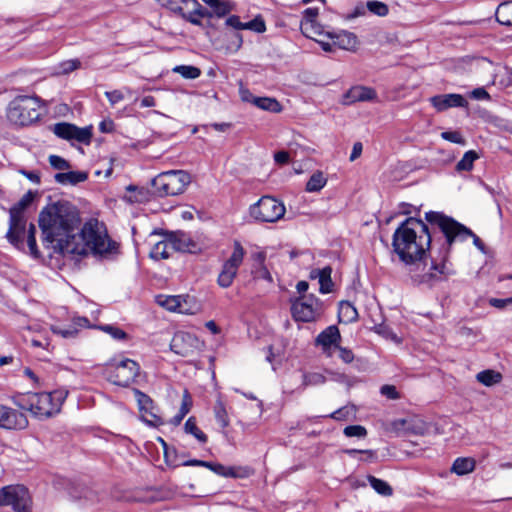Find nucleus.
<instances>
[{
  "label": "nucleus",
  "instance_id": "59",
  "mask_svg": "<svg viewBox=\"0 0 512 512\" xmlns=\"http://www.w3.org/2000/svg\"><path fill=\"white\" fill-rule=\"evenodd\" d=\"M226 25L236 30H245V23L240 21L239 16L231 15L226 19Z\"/></svg>",
  "mask_w": 512,
  "mask_h": 512
},
{
  "label": "nucleus",
  "instance_id": "64",
  "mask_svg": "<svg viewBox=\"0 0 512 512\" xmlns=\"http://www.w3.org/2000/svg\"><path fill=\"white\" fill-rule=\"evenodd\" d=\"M85 501L89 502L91 505L97 503L99 501V497L96 492L93 490H86L84 494Z\"/></svg>",
  "mask_w": 512,
  "mask_h": 512
},
{
  "label": "nucleus",
  "instance_id": "21",
  "mask_svg": "<svg viewBox=\"0 0 512 512\" xmlns=\"http://www.w3.org/2000/svg\"><path fill=\"white\" fill-rule=\"evenodd\" d=\"M168 237L171 241L173 251L193 253L197 249L196 242L184 232H171Z\"/></svg>",
  "mask_w": 512,
  "mask_h": 512
},
{
  "label": "nucleus",
  "instance_id": "61",
  "mask_svg": "<svg viewBox=\"0 0 512 512\" xmlns=\"http://www.w3.org/2000/svg\"><path fill=\"white\" fill-rule=\"evenodd\" d=\"M471 97L476 100H488L490 99L489 93L484 88H476L471 92Z\"/></svg>",
  "mask_w": 512,
  "mask_h": 512
},
{
  "label": "nucleus",
  "instance_id": "46",
  "mask_svg": "<svg viewBox=\"0 0 512 512\" xmlns=\"http://www.w3.org/2000/svg\"><path fill=\"white\" fill-rule=\"evenodd\" d=\"M343 434L346 437L364 438L367 436V430L362 425H350L344 428Z\"/></svg>",
  "mask_w": 512,
  "mask_h": 512
},
{
  "label": "nucleus",
  "instance_id": "39",
  "mask_svg": "<svg viewBox=\"0 0 512 512\" xmlns=\"http://www.w3.org/2000/svg\"><path fill=\"white\" fill-rule=\"evenodd\" d=\"M126 190L131 193L130 195L125 196V199L130 203H141L147 200V191L143 188L129 185Z\"/></svg>",
  "mask_w": 512,
  "mask_h": 512
},
{
  "label": "nucleus",
  "instance_id": "40",
  "mask_svg": "<svg viewBox=\"0 0 512 512\" xmlns=\"http://www.w3.org/2000/svg\"><path fill=\"white\" fill-rule=\"evenodd\" d=\"M253 470L248 466H227L226 478H247L252 475Z\"/></svg>",
  "mask_w": 512,
  "mask_h": 512
},
{
  "label": "nucleus",
  "instance_id": "30",
  "mask_svg": "<svg viewBox=\"0 0 512 512\" xmlns=\"http://www.w3.org/2000/svg\"><path fill=\"white\" fill-rule=\"evenodd\" d=\"M253 104L265 111L279 113L282 110L281 104L275 99L270 97H257L253 98Z\"/></svg>",
  "mask_w": 512,
  "mask_h": 512
},
{
  "label": "nucleus",
  "instance_id": "57",
  "mask_svg": "<svg viewBox=\"0 0 512 512\" xmlns=\"http://www.w3.org/2000/svg\"><path fill=\"white\" fill-rule=\"evenodd\" d=\"M245 30H253L262 33L266 30L265 23L262 20L254 19L245 23Z\"/></svg>",
  "mask_w": 512,
  "mask_h": 512
},
{
  "label": "nucleus",
  "instance_id": "27",
  "mask_svg": "<svg viewBox=\"0 0 512 512\" xmlns=\"http://www.w3.org/2000/svg\"><path fill=\"white\" fill-rule=\"evenodd\" d=\"M338 317L342 323H352L358 319V311L349 301H341L339 303Z\"/></svg>",
  "mask_w": 512,
  "mask_h": 512
},
{
  "label": "nucleus",
  "instance_id": "24",
  "mask_svg": "<svg viewBox=\"0 0 512 512\" xmlns=\"http://www.w3.org/2000/svg\"><path fill=\"white\" fill-rule=\"evenodd\" d=\"M254 267L252 268V275L254 279H262L269 283L273 282V278L267 267L264 265L265 254L262 252L256 253L254 256Z\"/></svg>",
  "mask_w": 512,
  "mask_h": 512
},
{
  "label": "nucleus",
  "instance_id": "36",
  "mask_svg": "<svg viewBox=\"0 0 512 512\" xmlns=\"http://www.w3.org/2000/svg\"><path fill=\"white\" fill-rule=\"evenodd\" d=\"M184 430L186 433L193 435L199 442H207L206 434L198 428L194 417L188 418L184 424Z\"/></svg>",
  "mask_w": 512,
  "mask_h": 512
},
{
  "label": "nucleus",
  "instance_id": "41",
  "mask_svg": "<svg viewBox=\"0 0 512 512\" xmlns=\"http://www.w3.org/2000/svg\"><path fill=\"white\" fill-rule=\"evenodd\" d=\"M355 408L354 406H343L336 411L332 412L331 414L327 415L326 417H329L331 419L337 420V421H345L350 419L355 415Z\"/></svg>",
  "mask_w": 512,
  "mask_h": 512
},
{
  "label": "nucleus",
  "instance_id": "25",
  "mask_svg": "<svg viewBox=\"0 0 512 512\" xmlns=\"http://www.w3.org/2000/svg\"><path fill=\"white\" fill-rule=\"evenodd\" d=\"M172 252V244L167 236L165 239L155 243L150 251V257L155 260L168 259Z\"/></svg>",
  "mask_w": 512,
  "mask_h": 512
},
{
  "label": "nucleus",
  "instance_id": "28",
  "mask_svg": "<svg viewBox=\"0 0 512 512\" xmlns=\"http://www.w3.org/2000/svg\"><path fill=\"white\" fill-rule=\"evenodd\" d=\"M476 380L486 387H491L502 381V374L493 369H486L476 374Z\"/></svg>",
  "mask_w": 512,
  "mask_h": 512
},
{
  "label": "nucleus",
  "instance_id": "22",
  "mask_svg": "<svg viewBox=\"0 0 512 512\" xmlns=\"http://www.w3.org/2000/svg\"><path fill=\"white\" fill-rule=\"evenodd\" d=\"M339 340L340 332L335 325L328 326L316 338L317 344L322 346L324 351L329 350L332 346L335 347Z\"/></svg>",
  "mask_w": 512,
  "mask_h": 512
},
{
  "label": "nucleus",
  "instance_id": "2",
  "mask_svg": "<svg viewBox=\"0 0 512 512\" xmlns=\"http://www.w3.org/2000/svg\"><path fill=\"white\" fill-rule=\"evenodd\" d=\"M425 220L434 229H438L444 239L438 248V256L432 258L431 272L424 274L421 282L433 283L454 273L448 264L450 249L454 243L464 242L471 237L473 244L481 252H485V245L482 240L473 231L453 218L440 212L429 211L425 214Z\"/></svg>",
  "mask_w": 512,
  "mask_h": 512
},
{
  "label": "nucleus",
  "instance_id": "7",
  "mask_svg": "<svg viewBox=\"0 0 512 512\" xmlns=\"http://www.w3.org/2000/svg\"><path fill=\"white\" fill-rule=\"evenodd\" d=\"M32 201L31 193L25 194L14 206L9 210V229L6 237L8 241L16 248L23 247V239L26 234V220L24 218V210Z\"/></svg>",
  "mask_w": 512,
  "mask_h": 512
},
{
  "label": "nucleus",
  "instance_id": "51",
  "mask_svg": "<svg viewBox=\"0 0 512 512\" xmlns=\"http://www.w3.org/2000/svg\"><path fill=\"white\" fill-rule=\"evenodd\" d=\"M212 9L217 17H224L232 11L233 6L227 1L218 0Z\"/></svg>",
  "mask_w": 512,
  "mask_h": 512
},
{
  "label": "nucleus",
  "instance_id": "1",
  "mask_svg": "<svg viewBox=\"0 0 512 512\" xmlns=\"http://www.w3.org/2000/svg\"><path fill=\"white\" fill-rule=\"evenodd\" d=\"M81 223L77 208L68 201H57L43 208L39 226L43 239L56 243L61 253L84 256L89 253L107 257L117 250L106 229L97 220H89L76 233Z\"/></svg>",
  "mask_w": 512,
  "mask_h": 512
},
{
  "label": "nucleus",
  "instance_id": "17",
  "mask_svg": "<svg viewBox=\"0 0 512 512\" xmlns=\"http://www.w3.org/2000/svg\"><path fill=\"white\" fill-rule=\"evenodd\" d=\"M53 132L59 138L65 140H77L81 143H88L92 133L88 128H78L77 126L62 122L54 125Z\"/></svg>",
  "mask_w": 512,
  "mask_h": 512
},
{
  "label": "nucleus",
  "instance_id": "47",
  "mask_svg": "<svg viewBox=\"0 0 512 512\" xmlns=\"http://www.w3.org/2000/svg\"><path fill=\"white\" fill-rule=\"evenodd\" d=\"M51 330L54 334L59 335L65 339L74 338L78 333V329L72 325L68 326L67 328L53 325L51 326Z\"/></svg>",
  "mask_w": 512,
  "mask_h": 512
},
{
  "label": "nucleus",
  "instance_id": "19",
  "mask_svg": "<svg viewBox=\"0 0 512 512\" xmlns=\"http://www.w3.org/2000/svg\"><path fill=\"white\" fill-rule=\"evenodd\" d=\"M377 92L375 89L367 86L356 85L351 87L343 96L342 103L350 105L355 102L375 101Z\"/></svg>",
  "mask_w": 512,
  "mask_h": 512
},
{
  "label": "nucleus",
  "instance_id": "11",
  "mask_svg": "<svg viewBox=\"0 0 512 512\" xmlns=\"http://www.w3.org/2000/svg\"><path fill=\"white\" fill-rule=\"evenodd\" d=\"M245 256V250L241 243L234 242L233 251L230 257L223 263L222 269L218 275L217 283L221 288H228L232 285L237 276L238 269L241 266Z\"/></svg>",
  "mask_w": 512,
  "mask_h": 512
},
{
  "label": "nucleus",
  "instance_id": "50",
  "mask_svg": "<svg viewBox=\"0 0 512 512\" xmlns=\"http://www.w3.org/2000/svg\"><path fill=\"white\" fill-rule=\"evenodd\" d=\"M35 234H36L35 225L30 224L29 229L27 231V245L29 247L30 253L34 256H36L38 254Z\"/></svg>",
  "mask_w": 512,
  "mask_h": 512
},
{
  "label": "nucleus",
  "instance_id": "14",
  "mask_svg": "<svg viewBox=\"0 0 512 512\" xmlns=\"http://www.w3.org/2000/svg\"><path fill=\"white\" fill-rule=\"evenodd\" d=\"M133 392L138 405L141 420L152 427L163 425L164 420L159 414V408L155 405L151 397L138 389H133Z\"/></svg>",
  "mask_w": 512,
  "mask_h": 512
},
{
  "label": "nucleus",
  "instance_id": "54",
  "mask_svg": "<svg viewBox=\"0 0 512 512\" xmlns=\"http://www.w3.org/2000/svg\"><path fill=\"white\" fill-rule=\"evenodd\" d=\"M80 61L78 59H71L64 61L60 64V72L63 74H68L80 67Z\"/></svg>",
  "mask_w": 512,
  "mask_h": 512
},
{
  "label": "nucleus",
  "instance_id": "31",
  "mask_svg": "<svg viewBox=\"0 0 512 512\" xmlns=\"http://www.w3.org/2000/svg\"><path fill=\"white\" fill-rule=\"evenodd\" d=\"M334 44H337L342 49L352 50L357 46V37L351 32L342 31L336 36Z\"/></svg>",
  "mask_w": 512,
  "mask_h": 512
},
{
  "label": "nucleus",
  "instance_id": "12",
  "mask_svg": "<svg viewBox=\"0 0 512 512\" xmlns=\"http://www.w3.org/2000/svg\"><path fill=\"white\" fill-rule=\"evenodd\" d=\"M292 315L296 321L310 322L322 312L320 300L314 295H308L295 300L291 307Z\"/></svg>",
  "mask_w": 512,
  "mask_h": 512
},
{
  "label": "nucleus",
  "instance_id": "58",
  "mask_svg": "<svg viewBox=\"0 0 512 512\" xmlns=\"http://www.w3.org/2000/svg\"><path fill=\"white\" fill-rule=\"evenodd\" d=\"M380 392L388 399L395 400L399 398V393L397 392L396 387L393 385H383L380 389Z\"/></svg>",
  "mask_w": 512,
  "mask_h": 512
},
{
  "label": "nucleus",
  "instance_id": "3",
  "mask_svg": "<svg viewBox=\"0 0 512 512\" xmlns=\"http://www.w3.org/2000/svg\"><path fill=\"white\" fill-rule=\"evenodd\" d=\"M440 241L434 238L427 225L420 219L410 217L401 223L393 234L394 253L405 265L421 261L431 248V259L435 255V245Z\"/></svg>",
  "mask_w": 512,
  "mask_h": 512
},
{
  "label": "nucleus",
  "instance_id": "10",
  "mask_svg": "<svg viewBox=\"0 0 512 512\" xmlns=\"http://www.w3.org/2000/svg\"><path fill=\"white\" fill-rule=\"evenodd\" d=\"M0 506H11L15 512H29L31 498L23 485H9L0 489Z\"/></svg>",
  "mask_w": 512,
  "mask_h": 512
},
{
  "label": "nucleus",
  "instance_id": "29",
  "mask_svg": "<svg viewBox=\"0 0 512 512\" xmlns=\"http://www.w3.org/2000/svg\"><path fill=\"white\" fill-rule=\"evenodd\" d=\"M495 15L501 25L512 26V1L501 3Z\"/></svg>",
  "mask_w": 512,
  "mask_h": 512
},
{
  "label": "nucleus",
  "instance_id": "49",
  "mask_svg": "<svg viewBox=\"0 0 512 512\" xmlns=\"http://www.w3.org/2000/svg\"><path fill=\"white\" fill-rule=\"evenodd\" d=\"M48 160L51 167L59 171L68 170L71 167L66 159L58 155H50Z\"/></svg>",
  "mask_w": 512,
  "mask_h": 512
},
{
  "label": "nucleus",
  "instance_id": "53",
  "mask_svg": "<svg viewBox=\"0 0 512 512\" xmlns=\"http://www.w3.org/2000/svg\"><path fill=\"white\" fill-rule=\"evenodd\" d=\"M344 453L353 457L356 454H363L365 458H361L364 461H373L376 459V451L374 450H358V449H346Z\"/></svg>",
  "mask_w": 512,
  "mask_h": 512
},
{
  "label": "nucleus",
  "instance_id": "5",
  "mask_svg": "<svg viewBox=\"0 0 512 512\" xmlns=\"http://www.w3.org/2000/svg\"><path fill=\"white\" fill-rule=\"evenodd\" d=\"M40 100L36 96L19 95L6 108L8 122L17 127L33 124L40 119Z\"/></svg>",
  "mask_w": 512,
  "mask_h": 512
},
{
  "label": "nucleus",
  "instance_id": "18",
  "mask_svg": "<svg viewBox=\"0 0 512 512\" xmlns=\"http://www.w3.org/2000/svg\"><path fill=\"white\" fill-rule=\"evenodd\" d=\"M430 102L438 112L448 108L468 106V101L461 94L456 93L435 95L430 98Z\"/></svg>",
  "mask_w": 512,
  "mask_h": 512
},
{
  "label": "nucleus",
  "instance_id": "63",
  "mask_svg": "<svg viewBox=\"0 0 512 512\" xmlns=\"http://www.w3.org/2000/svg\"><path fill=\"white\" fill-rule=\"evenodd\" d=\"M363 150V146L361 142H355L352 148V152L350 154V161H355L358 157H360Z\"/></svg>",
  "mask_w": 512,
  "mask_h": 512
},
{
  "label": "nucleus",
  "instance_id": "44",
  "mask_svg": "<svg viewBox=\"0 0 512 512\" xmlns=\"http://www.w3.org/2000/svg\"><path fill=\"white\" fill-rule=\"evenodd\" d=\"M325 381V376L320 373H304L302 385L303 387L316 386L325 383Z\"/></svg>",
  "mask_w": 512,
  "mask_h": 512
},
{
  "label": "nucleus",
  "instance_id": "23",
  "mask_svg": "<svg viewBox=\"0 0 512 512\" xmlns=\"http://www.w3.org/2000/svg\"><path fill=\"white\" fill-rule=\"evenodd\" d=\"M87 178L88 173L84 171L59 172L54 176L55 181L62 185H76L86 181Z\"/></svg>",
  "mask_w": 512,
  "mask_h": 512
},
{
  "label": "nucleus",
  "instance_id": "13",
  "mask_svg": "<svg viewBox=\"0 0 512 512\" xmlns=\"http://www.w3.org/2000/svg\"><path fill=\"white\" fill-rule=\"evenodd\" d=\"M156 302L168 311L182 314H194L198 310L195 298L190 295H158Z\"/></svg>",
  "mask_w": 512,
  "mask_h": 512
},
{
  "label": "nucleus",
  "instance_id": "8",
  "mask_svg": "<svg viewBox=\"0 0 512 512\" xmlns=\"http://www.w3.org/2000/svg\"><path fill=\"white\" fill-rule=\"evenodd\" d=\"M106 377L109 382L121 387H128L140 373L139 364L129 358L112 360L106 364Z\"/></svg>",
  "mask_w": 512,
  "mask_h": 512
},
{
  "label": "nucleus",
  "instance_id": "9",
  "mask_svg": "<svg viewBox=\"0 0 512 512\" xmlns=\"http://www.w3.org/2000/svg\"><path fill=\"white\" fill-rule=\"evenodd\" d=\"M250 215L259 222H276L283 218L286 208L284 204L271 196L261 197L255 204L250 206Z\"/></svg>",
  "mask_w": 512,
  "mask_h": 512
},
{
  "label": "nucleus",
  "instance_id": "15",
  "mask_svg": "<svg viewBox=\"0 0 512 512\" xmlns=\"http://www.w3.org/2000/svg\"><path fill=\"white\" fill-rule=\"evenodd\" d=\"M200 345L199 339L194 334L179 331L173 336L170 348L175 354L188 357L198 351Z\"/></svg>",
  "mask_w": 512,
  "mask_h": 512
},
{
  "label": "nucleus",
  "instance_id": "45",
  "mask_svg": "<svg viewBox=\"0 0 512 512\" xmlns=\"http://www.w3.org/2000/svg\"><path fill=\"white\" fill-rule=\"evenodd\" d=\"M306 22L302 24V29L304 30V33L306 36L311 37L310 34H308L309 27L311 29H315L314 20L318 15V9L317 8H307L304 11Z\"/></svg>",
  "mask_w": 512,
  "mask_h": 512
},
{
  "label": "nucleus",
  "instance_id": "43",
  "mask_svg": "<svg viewBox=\"0 0 512 512\" xmlns=\"http://www.w3.org/2000/svg\"><path fill=\"white\" fill-rule=\"evenodd\" d=\"M214 412L216 421L220 424L222 428H226L229 425L230 421L226 408L221 401L216 403Z\"/></svg>",
  "mask_w": 512,
  "mask_h": 512
},
{
  "label": "nucleus",
  "instance_id": "55",
  "mask_svg": "<svg viewBox=\"0 0 512 512\" xmlns=\"http://www.w3.org/2000/svg\"><path fill=\"white\" fill-rule=\"evenodd\" d=\"M105 96L112 106L116 105L124 99V93L121 90L106 91Z\"/></svg>",
  "mask_w": 512,
  "mask_h": 512
},
{
  "label": "nucleus",
  "instance_id": "35",
  "mask_svg": "<svg viewBox=\"0 0 512 512\" xmlns=\"http://www.w3.org/2000/svg\"><path fill=\"white\" fill-rule=\"evenodd\" d=\"M102 332L108 334L111 338L117 341L129 340V335L121 328L111 324H104L98 327Z\"/></svg>",
  "mask_w": 512,
  "mask_h": 512
},
{
  "label": "nucleus",
  "instance_id": "6",
  "mask_svg": "<svg viewBox=\"0 0 512 512\" xmlns=\"http://www.w3.org/2000/svg\"><path fill=\"white\" fill-rule=\"evenodd\" d=\"M191 183V176L184 170H169L152 180L155 193L160 197L182 194Z\"/></svg>",
  "mask_w": 512,
  "mask_h": 512
},
{
  "label": "nucleus",
  "instance_id": "37",
  "mask_svg": "<svg viewBox=\"0 0 512 512\" xmlns=\"http://www.w3.org/2000/svg\"><path fill=\"white\" fill-rule=\"evenodd\" d=\"M172 72L181 75L185 79H196L201 75V70L192 65H177Z\"/></svg>",
  "mask_w": 512,
  "mask_h": 512
},
{
  "label": "nucleus",
  "instance_id": "56",
  "mask_svg": "<svg viewBox=\"0 0 512 512\" xmlns=\"http://www.w3.org/2000/svg\"><path fill=\"white\" fill-rule=\"evenodd\" d=\"M335 349L338 350V356L344 363H351L354 360V354L353 352L345 347H340L338 345H335Z\"/></svg>",
  "mask_w": 512,
  "mask_h": 512
},
{
  "label": "nucleus",
  "instance_id": "33",
  "mask_svg": "<svg viewBox=\"0 0 512 512\" xmlns=\"http://www.w3.org/2000/svg\"><path fill=\"white\" fill-rule=\"evenodd\" d=\"M332 268L330 266H325L321 269V275L318 278L320 285V292L322 294L330 293L333 289V282L331 279Z\"/></svg>",
  "mask_w": 512,
  "mask_h": 512
},
{
  "label": "nucleus",
  "instance_id": "34",
  "mask_svg": "<svg viewBox=\"0 0 512 512\" xmlns=\"http://www.w3.org/2000/svg\"><path fill=\"white\" fill-rule=\"evenodd\" d=\"M327 183V179L321 171L312 174L306 184L307 192H319Z\"/></svg>",
  "mask_w": 512,
  "mask_h": 512
},
{
  "label": "nucleus",
  "instance_id": "60",
  "mask_svg": "<svg viewBox=\"0 0 512 512\" xmlns=\"http://www.w3.org/2000/svg\"><path fill=\"white\" fill-rule=\"evenodd\" d=\"M206 468L210 469L219 476L225 477L227 466H224L220 463L207 462Z\"/></svg>",
  "mask_w": 512,
  "mask_h": 512
},
{
  "label": "nucleus",
  "instance_id": "4",
  "mask_svg": "<svg viewBox=\"0 0 512 512\" xmlns=\"http://www.w3.org/2000/svg\"><path fill=\"white\" fill-rule=\"evenodd\" d=\"M68 396V390L56 389L52 392L19 394L12 398L15 406L29 411L34 417L43 419L58 414Z\"/></svg>",
  "mask_w": 512,
  "mask_h": 512
},
{
  "label": "nucleus",
  "instance_id": "16",
  "mask_svg": "<svg viewBox=\"0 0 512 512\" xmlns=\"http://www.w3.org/2000/svg\"><path fill=\"white\" fill-rule=\"evenodd\" d=\"M28 425V418L23 412L0 403V428L24 430Z\"/></svg>",
  "mask_w": 512,
  "mask_h": 512
},
{
  "label": "nucleus",
  "instance_id": "52",
  "mask_svg": "<svg viewBox=\"0 0 512 512\" xmlns=\"http://www.w3.org/2000/svg\"><path fill=\"white\" fill-rule=\"evenodd\" d=\"M441 137H442V139H444L446 141H449V142H452V143H456V144H460V145H464L465 144V140H464L463 136L458 131H445V132H442L441 133Z\"/></svg>",
  "mask_w": 512,
  "mask_h": 512
},
{
  "label": "nucleus",
  "instance_id": "38",
  "mask_svg": "<svg viewBox=\"0 0 512 512\" xmlns=\"http://www.w3.org/2000/svg\"><path fill=\"white\" fill-rule=\"evenodd\" d=\"M478 154L474 150L464 153L461 160L456 165L457 171H470L473 168L474 161L478 159Z\"/></svg>",
  "mask_w": 512,
  "mask_h": 512
},
{
  "label": "nucleus",
  "instance_id": "20",
  "mask_svg": "<svg viewBox=\"0 0 512 512\" xmlns=\"http://www.w3.org/2000/svg\"><path fill=\"white\" fill-rule=\"evenodd\" d=\"M181 2L188 4L192 3L193 10L186 13L184 12L182 7H175L172 8L175 12L179 13L183 19L190 22L193 25L201 26L202 21L201 18L204 17H212V13L205 8L202 7V5L197 0H181Z\"/></svg>",
  "mask_w": 512,
  "mask_h": 512
},
{
  "label": "nucleus",
  "instance_id": "42",
  "mask_svg": "<svg viewBox=\"0 0 512 512\" xmlns=\"http://www.w3.org/2000/svg\"><path fill=\"white\" fill-rule=\"evenodd\" d=\"M191 407V398L187 391H185V394L183 396L182 405L180 407L179 412L173 417L172 423L175 425H178L181 423L183 418L186 416V414L190 411Z\"/></svg>",
  "mask_w": 512,
  "mask_h": 512
},
{
  "label": "nucleus",
  "instance_id": "26",
  "mask_svg": "<svg viewBox=\"0 0 512 512\" xmlns=\"http://www.w3.org/2000/svg\"><path fill=\"white\" fill-rule=\"evenodd\" d=\"M476 461L471 457H458L454 460L451 472L463 476L474 471Z\"/></svg>",
  "mask_w": 512,
  "mask_h": 512
},
{
  "label": "nucleus",
  "instance_id": "48",
  "mask_svg": "<svg viewBox=\"0 0 512 512\" xmlns=\"http://www.w3.org/2000/svg\"><path fill=\"white\" fill-rule=\"evenodd\" d=\"M367 8L370 12L378 16H386L388 14V6L380 1H368Z\"/></svg>",
  "mask_w": 512,
  "mask_h": 512
},
{
  "label": "nucleus",
  "instance_id": "62",
  "mask_svg": "<svg viewBox=\"0 0 512 512\" xmlns=\"http://www.w3.org/2000/svg\"><path fill=\"white\" fill-rule=\"evenodd\" d=\"M511 302H512V298H506V299L491 298L489 300V303L491 306H493L495 308H499V309L506 307Z\"/></svg>",
  "mask_w": 512,
  "mask_h": 512
},
{
  "label": "nucleus",
  "instance_id": "32",
  "mask_svg": "<svg viewBox=\"0 0 512 512\" xmlns=\"http://www.w3.org/2000/svg\"><path fill=\"white\" fill-rule=\"evenodd\" d=\"M367 481L371 487L382 496H391L393 494L392 487L384 480L368 475Z\"/></svg>",
  "mask_w": 512,
  "mask_h": 512
}]
</instances>
